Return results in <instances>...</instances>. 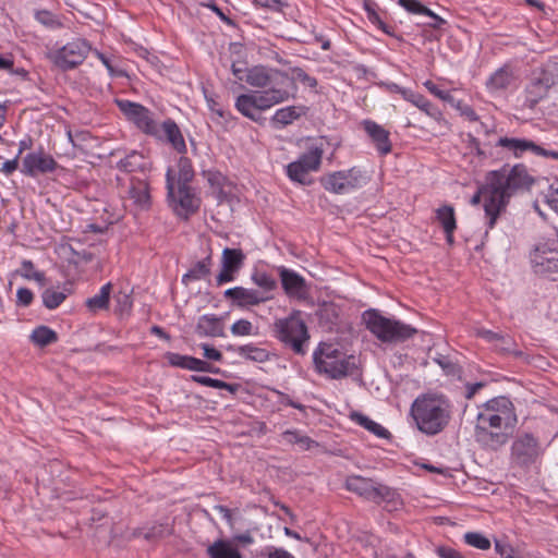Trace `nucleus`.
<instances>
[{
    "label": "nucleus",
    "instance_id": "f257e3e1",
    "mask_svg": "<svg viewBox=\"0 0 558 558\" xmlns=\"http://www.w3.org/2000/svg\"><path fill=\"white\" fill-rule=\"evenodd\" d=\"M452 408L449 398L442 393H423L412 402L410 415L422 434L436 436L449 426Z\"/></svg>",
    "mask_w": 558,
    "mask_h": 558
},
{
    "label": "nucleus",
    "instance_id": "f03ea898",
    "mask_svg": "<svg viewBox=\"0 0 558 558\" xmlns=\"http://www.w3.org/2000/svg\"><path fill=\"white\" fill-rule=\"evenodd\" d=\"M487 173L492 181L493 193L497 194L498 203L502 206L504 211H506L510 198L514 194L519 191L529 190L534 183L533 177L529 174L523 163L514 165L510 169L504 166Z\"/></svg>",
    "mask_w": 558,
    "mask_h": 558
},
{
    "label": "nucleus",
    "instance_id": "7ed1b4c3",
    "mask_svg": "<svg viewBox=\"0 0 558 558\" xmlns=\"http://www.w3.org/2000/svg\"><path fill=\"white\" fill-rule=\"evenodd\" d=\"M313 363L317 374L330 379H341L353 375L355 357L341 352L335 344L319 342L313 352Z\"/></svg>",
    "mask_w": 558,
    "mask_h": 558
},
{
    "label": "nucleus",
    "instance_id": "20e7f679",
    "mask_svg": "<svg viewBox=\"0 0 558 558\" xmlns=\"http://www.w3.org/2000/svg\"><path fill=\"white\" fill-rule=\"evenodd\" d=\"M291 97L294 98V95H291L287 89L268 87L263 90L239 95L234 106L245 118L258 124H263L265 119L262 117V111H266L275 105L282 104Z\"/></svg>",
    "mask_w": 558,
    "mask_h": 558
},
{
    "label": "nucleus",
    "instance_id": "39448f33",
    "mask_svg": "<svg viewBox=\"0 0 558 558\" xmlns=\"http://www.w3.org/2000/svg\"><path fill=\"white\" fill-rule=\"evenodd\" d=\"M362 319L366 329L384 343H402L417 333V329L411 325L385 317L375 308L366 310Z\"/></svg>",
    "mask_w": 558,
    "mask_h": 558
},
{
    "label": "nucleus",
    "instance_id": "423d86ee",
    "mask_svg": "<svg viewBox=\"0 0 558 558\" xmlns=\"http://www.w3.org/2000/svg\"><path fill=\"white\" fill-rule=\"evenodd\" d=\"M272 336L296 355H305L310 332L301 311L293 310L289 316L277 318L271 326Z\"/></svg>",
    "mask_w": 558,
    "mask_h": 558
},
{
    "label": "nucleus",
    "instance_id": "0eeeda50",
    "mask_svg": "<svg viewBox=\"0 0 558 558\" xmlns=\"http://www.w3.org/2000/svg\"><path fill=\"white\" fill-rule=\"evenodd\" d=\"M166 187L169 205L179 218L186 221L199 210L201 197L197 196L191 185H175V175L172 168L167 170Z\"/></svg>",
    "mask_w": 558,
    "mask_h": 558
},
{
    "label": "nucleus",
    "instance_id": "6e6552de",
    "mask_svg": "<svg viewBox=\"0 0 558 558\" xmlns=\"http://www.w3.org/2000/svg\"><path fill=\"white\" fill-rule=\"evenodd\" d=\"M92 45L85 38H74L60 48L49 50L47 59L62 72L80 66L88 57Z\"/></svg>",
    "mask_w": 558,
    "mask_h": 558
},
{
    "label": "nucleus",
    "instance_id": "1a4fd4ad",
    "mask_svg": "<svg viewBox=\"0 0 558 558\" xmlns=\"http://www.w3.org/2000/svg\"><path fill=\"white\" fill-rule=\"evenodd\" d=\"M369 181L365 171L357 167L348 170H339L320 177L322 186L332 194H348L359 190Z\"/></svg>",
    "mask_w": 558,
    "mask_h": 558
},
{
    "label": "nucleus",
    "instance_id": "9d476101",
    "mask_svg": "<svg viewBox=\"0 0 558 558\" xmlns=\"http://www.w3.org/2000/svg\"><path fill=\"white\" fill-rule=\"evenodd\" d=\"M345 488L375 504H381L383 501L391 502L397 496L393 488L361 475L348 476L345 480Z\"/></svg>",
    "mask_w": 558,
    "mask_h": 558
},
{
    "label": "nucleus",
    "instance_id": "9b49d317",
    "mask_svg": "<svg viewBox=\"0 0 558 558\" xmlns=\"http://www.w3.org/2000/svg\"><path fill=\"white\" fill-rule=\"evenodd\" d=\"M558 248L549 243H541L530 252L532 271L539 278L558 281Z\"/></svg>",
    "mask_w": 558,
    "mask_h": 558
},
{
    "label": "nucleus",
    "instance_id": "f8f14e48",
    "mask_svg": "<svg viewBox=\"0 0 558 558\" xmlns=\"http://www.w3.org/2000/svg\"><path fill=\"white\" fill-rule=\"evenodd\" d=\"M116 104L124 117L135 124L138 130L146 135L161 138L158 124L154 120V114L148 108L128 99H116Z\"/></svg>",
    "mask_w": 558,
    "mask_h": 558
},
{
    "label": "nucleus",
    "instance_id": "ddd939ff",
    "mask_svg": "<svg viewBox=\"0 0 558 558\" xmlns=\"http://www.w3.org/2000/svg\"><path fill=\"white\" fill-rule=\"evenodd\" d=\"M492 181L486 173L484 183L480 184L476 192L470 199L472 206H477L483 201V207L486 218V227L494 229L499 216L504 213L502 206L499 205L497 194L493 193Z\"/></svg>",
    "mask_w": 558,
    "mask_h": 558
},
{
    "label": "nucleus",
    "instance_id": "4468645a",
    "mask_svg": "<svg viewBox=\"0 0 558 558\" xmlns=\"http://www.w3.org/2000/svg\"><path fill=\"white\" fill-rule=\"evenodd\" d=\"M542 453L539 441L531 433L518 436L511 445L510 458L520 468L534 464Z\"/></svg>",
    "mask_w": 558,
    "mask_h": 558
},
{
    "label": "nucleus",
    "instance_id": "2eb2a0df",
    "mask_svg": "<svg viewBox=\"0 0 558 558\" xmlns=\"http://www.w3.org/2000/svg\"><path fill=\"white\" fill-rule=\"evenodd\" d=\"M555 84L554 75L550 71L539 69L533 71L532 77L525 87L524 105L533 109L542 99H544L549 88Z\"/></svg>",
    "mask_w": 558,
    "mask_h": 558
},
{
    "label": "nucleus",
    "instance_id": "dca6fc26",
    "mask_svg": "<svg viewBox=\"0 0 558 558\" xmlns=\"http://www.w3.org/2000/svg\"><path fill=\"white\" fill-rule=\"evenodd\" d=\"M59 167L56 159L40 148L38 151L28 153L22 161L21 172L31 178L53 172Z\"/></svg>",
    "mask_w": 558,
    "mask_h": 558
},
{
    "label": "nucleus",
    "instance_id": "f3484780",
    "mask_svg": "<svg viewBox=\"0 0 558 558\" xmlns=\"http://www.w3.org/2000/svg\"><path fill=\"white\" fill-rule=\"evenodd\" d=\"M278 274L282 290L288 298L296 299L299 301H303L308 298L310 286L303 276L284 266L278 267Z\"/></svg>",
    "mask_w": 558,
    "mask_h": 558
},
{
    "label": "nucleus",
    "instance_id": "a211bd4d",
    "mask_svg": "<svg viewBox=\"0 0 558 558\" xmlns=\"http://www.w3.org/2000/svg\"><path fill=\"white\" fill-rule=\"evenodd\" d=\"M245 254L240 248L226 247L221 254V270L216 277L218 287L231 282L244 265Z\"/></svg>",
    "mask_w": 558,
    "mask_h": 558
},
{
    "label": "nucleus",
    "instance_id": "6ab92c4d",
    "mask_svg": "<svg viewBox=\"0 0 558 558\" xmlns=\"http://www.w3.org/2000/svg\"><path fill=\"white\" fill-rule=\"evenodd\" d=\"M223 298L230 302L231 306L238 308H248L265 303L270 296L265 295L256 289H247L241 286L227 289Z\"/></svg>",
    "mask_w": 558,
    "mask_h": 558
},
{
    "label": "nucleus",
    "instance_id": "aec40b11",
    "mask_svg": "<svg viewBox=\"0 0 558 558\" xmlns=\"http://www.w3.org/2000/svg\"><path fill=\"white\" fill-rule=\"evenodd\" d=\"M362 128L380 156H386L391 153L392 143L388 130L368 119L362 121Z\"/></svg>",
    "mask_w": 558,
    "mask_h": 558
},
{
    "label": "nucleus",
    "instance_id": "412c9836",
    "mask_svg": "<svg viewBox=\"0 0 558 558\" xmlns=\"http://www.w3.org/2000/svg\"><path fill=\"white\" fill-rule=\"evenodd\" d=\"M393 86L404 100L417 107L425 114H427L437 122L444 120V114L441 110L436 105L430 102L424 95L414 92L410 88L400 87L396 84Z\"/></svg>",
    "mask_w": 558,
    "mask_h": 558
},
{
    "label": "nucleus",
    "instance_id": "4be33fe9",
    "mask_svg": "<svg viewBox=\"0 0 558 558\" xmlns=\"http://www.w3.org/2000/svg\"><path fill=\"white\" fill-rule=\"evenodd\" d=\"M511 429L474 428V436L478 444L490 450H498L509 440Z\"/></svg>",
    "mask_w": 558,
    "mask_h": 558
},
{
    "label": "nucleus",
    "instance_id": "5701e85b",
    "mask_svg": "<svg viewBox=\"0 0 558 558\" xmlns=\"http://www.w3.org/2000/svg\"><path fill=\"white\" fill-rule=\"evenodd\" d=\"M195 333L199 337H225L223 317L215 314H205L198 317Z\"/></svg>",
    "mask_w": 558,
    "mask_h": 558
},
{
    "label": "nucleus",
    "instance_id": "b1692460",
    "mask_svg": "<svg viewBox=\"0 0 558 558\" xmlns=\"http://www.w3.org/2000/svg\"><path fill=\"white\" fill-rule=\"evenodd\" d=\"M153 163L137 150L130 151L124 158L120 159L117 163V168L123 172L133 173L140 172L146 174L151 170Z\"/></svg>",
    "mask_w": 558,
    "mask_h": 558
},
{
    "label": "nucleus",
    "instance_id": "393cba45",
    "mask_svg": "<svg viewBox=\"0 0 558 558\" xmlns=\"http://www.w3.org/2000/svg\"><path fill=\"white\" fill-rule=\"evenodd\" d=\"M310 108L305 105L288 106L278 109L270 122L275 129H282L307 114Z\"/></svg>",
    "mask_w": 558,
    "mask_h": 558
},
{
    "label": "nucleus",
    "instance_id": "a878e982",
    "mask_svg": "<svg viewBox=\"0 0 558 558\" xmlns=\"http://www.w3.org/2000/svg\"><path fill=\"white\" fill-rule=\"evenodd\" d=\"M165 138L171 147L181 155L186 154L187 148L183 134L173 119L168 118L161 124Z\"/></svg>",
    "mask_w": 558,
    "mask_h": 558
},
{
    "label": "nucleus",
    "instance_id": "bb28decb",
    "mask_svg": "<svg viewBox=\"0 0 558 558\" xmlns=\"http://www.w3.org/2000/svg\"><path fill=\"white\" fill-rule=\"evenodd\" d=\"M483 408L492 413H496L499 416H507L508 422L512 423L513 425L517 423L514 405L511 400L505 396L488 400L486 403H484Z\"/></svg>",
    "mask_w": 558,
    "mask_h": 558
},
{
    "label": "nucleus",
    "instance_id": "cd10ccee",
    "mask_svg": "<svg viewBox=\"0 0 558 558\" xmlns=\"http://www.w3.org/2000/svg\"><path fill=\"white\" fill-rule=\"evenodd\" d=\"M130 198L133 199L134 204L143 209H147L150 206V193L149 184L146 179L131 178V184L129 190Z\"/></svg>",
    "mask_w": 558,
    "mask_h": 558
},
{
    "label": "nucleus",
    "instance_id": "c85d7f7f",
    "mask_svg": "<svg viewBox=\"0 0 558 558\" xmlns=\"http://www.w3.org/2000/svg\"><path fill=\"white\" fill-rule=\"evenodd\" d=\"M514 425L508 422V417H502L496 413H492L483 408L477 414L475 428H490V429H512Z\"/></svg>",
    "mask_w": 558,
    "mask_h": 558
},
{
    "label": "nucleus",
    "instance_id": "c756f323",
    "mask_svg": "<svg viewBox=\"0 0 558 558\" xmlns=\"http://www.w3.org/2000/svg\"><path fill=\"white\" fill-rule=\"evenodd\" d=\"M112 290L111 282L104 284L99 292L85 301V306L89 313L96 314L100 311H107L110 306V294Z\"/></svg>",
    "mask_w": 558,
    "mask_h": 558
},
{
    "label": "nucleus",
    "instance_id": "7c9ffc66",
    "mask_svg": "<svg viewBox=\"0 0 558 558\" xmlns=\"http://www.w3.org/2000/svg\"><path fill=\"white\" fill-rule=\"evenodd\" d=\"M324 155V146L323 144H312L307 147V149L302 153L299 158L295 160L301 162L307 169L316 172L320 169L322 161Z\"/></svg>",
    "mask_w": 558,
    "mask_h": 558
},
{
    "label": "nucleus",
    "instance_id": "2f4dec72",
    "mask_svg": "<svg viewBox=\"0 0 558 558\" xmlns=\"http://www.w3.org/2000/svg\"><path fill=\"white\" fill-rule=\"evenodd\" d=\"M213 257L209 253L202 260L196 262L186 274L182 276V282L187 284L191 281H198L207 278L211 272Z\"/></svg>",
    "mask_w": 558,
    "mask_h": 558
},
{
    "label": "nucleus",
    "instance_id": "473e14b6",
    "mask_svg": "<svg viewBox=\"0 0 558 558\" xmlns=\"http://www.w3.org/2000/svg\"><path fill=\"white\" fill-rule=\"evenodd\" d=\"M532 141L527 138L499 137L494 144L496 147H502L510 151L514 157L520 158L524 153L531 150Z\"/></svg>",
    "mask_w": 558,
    "mask_h": 558
},
{
    "label": "nucleus",
    "instance_id": "72a5a7b5",
    "mask_svg": "<svg viewBox=\"0 0 558 558\" xmlns=\"http://www.w3.org/2000/svg\"><path fill=\"white\" fill-rule=\"evenodd\" d=\"M165 357L168 361V363L173 367H180L183 369L194 372H201V369L204 367V360L191 355H182L180 353L167 352Z\"/></svg>",
    "mask_w": 558,
    "mask_h": 558
},
{
    "label": "nucleus",
    "instance_id": "f704fd0d",
    "mask_svg": "<svg viewBox=\"0 0 558 558\" xmlns=\"http://www.w3.org/2000/svg\"><path fill=\"white\" fill-rule=\"evenodd\" d=\"M204 177L206 178L209 186L213 190V194L217 199L218 204L223 203L227 199V193L225 191V185L227 183V177L223 175L220 171L217 170H207L204 171Z\"/></svg>",
    "mask_w": 558,
    "mask_h": 558
},
{
    "label": "nucleus",
    "instance_id": "c9c22d12",
    "mask_svg": "<svg viewBox=\"0 0 558 558\" xmlns=\"http://www.w3.org/2000/svg\"><path fill=\"white\" fill-rule=\"evenodd\" d=\"M512 80L513 75L511 69L505 65L496 70L489 76L486 82V87L489 92L502 90L510 86Z\"/></svg>",
    "mask_w": 558,
    "mask_h": 558
},
{
    "label": "nucleus",
    "instance_id": "e433bc0d",
    "mask_svg": "<svg viewBox=\"0 0 558 558\" xmlns=\"http://www.w3.org/2000/svg\"><path fill=\"white\" fill-rule=\"evenodd\" d=\"M350 418L379 438L388 439L391 436L387 428L371 420L368 416L361 412L353 411L350 414Z\"/></svg>",
    "mask_w": 558,
    "mask_h": 558
},
{
    "label": "nucleus",
    "instance_id": "4c0bfd02",
    "mask_svg": "<svg viewBox=\"0 0 558 558\" xmlns=\"http://www.w3.org/2000/svg\"><path fill=\"white\" fill-rule=\"evenodd\" d=\"M245 82L252 87L266 89L271 87L270 85L272 80L271 74L267 68L263 65H255L250 68Z\"/></svg>",
    "mask_w": 558,
    "mask_h": 558
},
{
    "label": "nucleus",
    "instance_id": "58836bf2",
    "mask_svg": "<svg viewBox=\"0 0 558 558\" xmlns=\"http://www.w3.org/2000/svg\"><path fill=\"white\" fill-rule=\"evenodd\" d=\"M206 551L209 558H243L239 549L225 539H217Z\"/></svg>",
    "mask_w": 558,
    "mask_h": 558
},
{
    "label": "nucleus",
    "instance_id": "ea45409f",
    "mask_svg": "<svg viewBox=\"0 0 558 558\" xmlns=\"http://www.w3.org/2000/svg\"><path fill=\"white\" fill-rule=\"evenodd\" d=\"M311 172L313 171L295 160L286 166L287 177L292 182L301 185H311L313 183V180L310 178Z\"/></svg>",
    "mask_w": 558,
    "mask_h": 558
},
{
    "label": "nucleus",
    "instance_id": "a19ab883",
    "mask_svg": "<svg viewBox=\"0 0 558 558\" xmlns=\"http://www.w3.org/2000/svg\"><path fill=\"white\" fill-rule=\"evenodd\" d=\"M29 338L35 345L45 348L58 341V333L50 327L40 325L32 331Z\"/></svg>",
    "mask_w": 558,
    "mask_h": 558
},
{
    "label": "nucleus",
    "instance_id": "79ce46f5",
    "mask_svg": "<svg viewBox=\"0 0 558 558\" xmlns=\"http://www.w3.org/2000/svg\"><path fill=\"white\" fill-rule=\"evenodd\" d=\"M236 353L244 357L245 360L256 362V363H265L269 360V352L264 349L255 345L254 343H248L244 345H240L236 348Z\"/></svg>",
    "mask_w": 558,
    "mask_h": 558
},
{
    "label": "nucleus",
    "instance_id": "37998d69",
    "mask_svg": "<svg viewBox=\"0 0 558 558\" xmlns=\"http://www.w3.org/2000/svg\"><path fill=\"white\" fill-rule=\"evenodd\" d=\"M167 526L161 523H147L144 526L133 529L131 536H143L146 541H155L166 535Z\"/></svg>",
    "mask_w": 558,
    "mask_h": 558
},
{
    "label": "nucleus",
    "instance_id": "c03bdc74",
    "mask_svg": "<svg viewBox=\"0 0 558 558\" xmlns=\"http://www.w3.org/2000/svg\"><path fill=\"white\" fill-rule=\"evenodd\" d=\"M178 171L174 172L175 185H190L195 177V171L190 158L181 156L177 163Z\"/></svg>",
    "mask_w": 558,
    "mask_h": 558
},
{
    "label": "nucleus",
    "instance_id": "a18cd8bd",
    "mask_svg": "<svg viewBox=\"0 0 558 558\" xmlns=\"http://www.w3.org/2000/svg\"><path fill=\"white\" fill-rule=\"evenodd\" d=\"M363 8L366 12L367 20L379 29H381L385 34L392 36V27L387 25L378 14V4L374 0H364Z\"/></svg>",
    "mask_w": 558,
    "mask_h": 558
},
{
    "label": "nucleus",
    "instance_id": "49530a36",
    "mask_svg": "<svg viewBox=\"0 0 558 558\" xmlns=\"http://www.w3.org/2000/svg\"><path fill=\"white\" fill-rule=\"evenodd\" d=\"M436 220L442 230L457 229V218L454 208L451 205H442L435 210Z\"/></svg>",
    "mask_w": 558,
    "mask_h": 558
},
{
    "label": "nucleus",
    "instance_id": "de8ad7c7",
    "mask_svg": "<svg viewBox=\"0 0 558 558\" xmlns=\"http://www.w3.org/2000/svg\"><path fill=\"white\" fill-rule=\"evenodd\" d=\"M284 441L291 445H298L302 450H308L318 444L311 437L301 434L298 429H287L281 434Z\"/></svg>",
    "mask_w": 558,
    "mask_h": 558
},
{
    "label": "nucleus",
    "instance_id": "09e8293b",
    "mask_svg": "<svg viewBox=\"0 0 558 558\" xmlns=\"http://www.w3.org/2000/svg\"><path fill=\"white\" fill-rule=\"evenodd\" d=\"M251 280L262 289L260 292L264 294L271 292L277 288V280L265 270L254 269L251 275Z\"/></svg>",
    "mask_w": 558,
    "mask_h": 558
},
{
    "label": "nucleus",
    "instance_id": "8fccbe9b",
    "mask_svg": "<svg viewBox=\"0 0 558 558\" xmlns=\"http://www.w3.org/2000/svg\"><path fill=\"white\" fill-rule=\"evenodd\" d=\"M41 299L46 308L54 310L64 302L66 295L62 291L56 290L53 288H47L41 293Z\"/></svg>",
    "mask_w": 558,
    "mask_h": 558
},
{
    "label": "nucleus",
    "instance_id": "3c124183",
    "mask_svg": "<svg viewBox=\"0 0 558 558\" xmlns=\"http://www.w3.org/2000/svg\"><path fill=\"white\" fill-rule=\"evenodd\" d=\"M465 544L477 549L487 550L490 548L492 543L484 534L480 532H466L463 535Z\"/></svg>",
    "mask_w": 558,
    "mask_h": 558
},
{
    "label": "nucleus",
    "instance_id": "603ef678",
    "mask_svg": "<svg viewBox=\"0 0 558 558\" xmlns=\"http://www.w3.org/2000/svg\"><path fill=\"white\" fill-rule=\"evenodd\" d=\"M35 19L38 21L41 25L49 29H58L62 27V22L56 15L54 13L48 11V10H38L35 13Z\"/></svg>",
    "mask_w": 558,
    "mask_h": 558
},
{
    "label": "nucleus",
    "instance_id": "864d4df0",
    "mask_svg": "<svg viewBox=\"0 0 558 558\" xmlns=\"http://www.w3.org/2000/svg\"><path fill=\"white\" fill-rule=\"evenodd\" d=\"M514 340L507 335H501V339L495 344L498 352L502 354L513 355L514 357H522L524 353L521 350L514 349Z\"/></svg>",
    "mask_w": 558,
    "mask_h": 558
},
{
    "label": "nucleus",
    "instance_id": "5fc2aeb1",
    "mask_svg": "<svg viewBox=\"0 0 558 558\" xmlns=\"http://www.w3.org/2000/svg\"><path fill=\"white\" fill-rule=\"evenodd\" d=\"M465 143L470 153L476 156L480 161H484L492 156V154L487 153L486 149L482 147L480 140L473 134H466Z\"/></svg>",
    "mask_w": 558,
    "mask_h": 558
},
{
    "label": "nucleus",
    "instance_id": "6e6d98bb",
    "mask_svg": "<svg viewBox=\"0 0 558 558\" xmlns=\"http://www.w3.org/2000/svg\"><path fill=\"white\" fill-rule=\"evenodd\" d=\"M495 550L501 558H523L510 543L495 539Z\"/></svg>",
    "mask_w": 558,
    "mask_h": 558
},
{
    "label": "nucleus",
    "instance_id": "4d7b16f0",
    "mask_svg": "<svg viewBox=\"0 0 558 558\" xmlns=\"http://www.w3.org/2000/svg\"><path fill=\"white\" fill-rule=\"evenodd\" d=\"M21 276L26 279H34L41 284L46 280L45 274L43 271H35L33 262L27 259L22 262Z\"/></svg>",
    "mask_w": 558,
    "mask_h": 558
},
{
    "label": "nucleus",
    "instance_id": "13d9d810",
    "mask_svg": "<svg viewBox=\"0 0 558 558\" xmlns=\"http://www.w3.org/2000/svg\"><path fill=\"white\" fill-rule=\"evenodd\" d=\"M436 362L448 376H460L462 373V367L452 362L448 356H441Z\"/></svg>",
    "mask_w": 558,
    "mask_h": 558
},
{
    "label": "nucleus",
    "instance_id": "bf43d9fd",
    "mask_svg": "<svg viewBox=\"0 0 558 558\" xmlns=\"http://www.w3.org/2000/svg\"><path fill=\"white\" fill-rule=\"evenodd\" d=\"M291 72L293 74V80L300 81L302 84L306 85L307 87H310L312 89L317 87V85H318L317 78L308 75L302 68H300V66L291 68Z\"/></svg>",
    "mask_w": 558,
    "mask_h": 558
},
{
    "label": "nucleus",
    "instance_id": "052dcab7",
    "mask_svg": "<svg viewBox=\"0 0 558 558\" xmlns=\"http://www.w3.org/2000/svg\"><path fill=\"white\" fill-rule=\"evenodd\" d=\"M398 3L404 10L412 14L423 15V13L429 12V9L418 0H398Z\"/></svg>",
    "mask_w": 558,
    "mask_h": 558
},
{
    "label": "nucleus",
    "instance_id": "680f3d73",
    "mask_svg": "<svg viewBox=\"0 0 558 558\" xmlns=\"http://www.w3.org/2000/svg\"><path fill=\"white\" fill-rule=\"evenodd\" d=\"M253 324L247 319H239L234 322L230 328L233 336H250L253 335Z\"/></svg>",
    "mask_w": 558,
    "mask_h": 558
},
{
    "label": "nucleus",
    "instance_id": "e2e57ef3",
    "mask_svg": "<svg viewBox=\"0 0 558 558\" xmlns=\"http://www.w3.org/2000/svg\"><path fill=\"white\" fill-rule=\"evenodd\" d=\"M202 7L210 9L214 13L217 14V16L227 25L229 26H235V22L227 16L222 10L216 4L214 0L203 1L199 3Z\"/></svg>",
    "mask_w": 558,
    "mask_h": 558
},
{
    "label": "nucleus",
    "instance_id": "0e129e2a",
    "mask_svg": "<svg viewBox=\"0 0 558 558\" xmlns=\"http://www.w3.org/2000/svg\"><path fill=\"white\" fill-rule=\"evenodd\" d=\"M456 110H458L460 114L470 122H476L480 120V117L475 112V110L470 105L465 104L463 100H460V102L456 104Z\"/></svg>",
    "mask_w": 558,
    "mask_h": 558
},
{
    "label": "nucleus",
    "instance_id": "69168bd1",
    "mask_svg": "<svg viewBox=\"0 0 558 558\" xmlns=\"http://www.w3.org/2000/svg\"><path fill=\"white\" fill-rule=\"evenodd\" d=\"M546 198L550 208L558 214V179L549 185Z\"/></svg>",
    "mask_w": 558,
    "mask_h": 558
},
{
    "label": "nucleus",
    "instance_id": "338daca9",
    "mask_svg": "<svg viewBox=\"0 0 558 558\" xmlns=\"http://www.w3.org/2000/svg\"><path fill=\"white\" fill-rule=\"evenodd\" d=\"M533 155L558 160V150L546 149L532 141L531 150Z\"/></svg>",
    "mask_w": 558,
    "mask_h": 558
},
{
    "label": "nucleus",
    "instance_id": "774afa93",
    "mask_svg": "<svg viewBox=\"0 0 558 558\" xmlns=\"http://www.w3.org/2000/svg\"><path fill=\"white\" fill-rule=\"evenodd\" d=\"M436 554L439 558H463L460 551L448 546H438Z\"/></svg>",
    "mask_w": 558,
    "mask_h": 558
}]
</instances>
